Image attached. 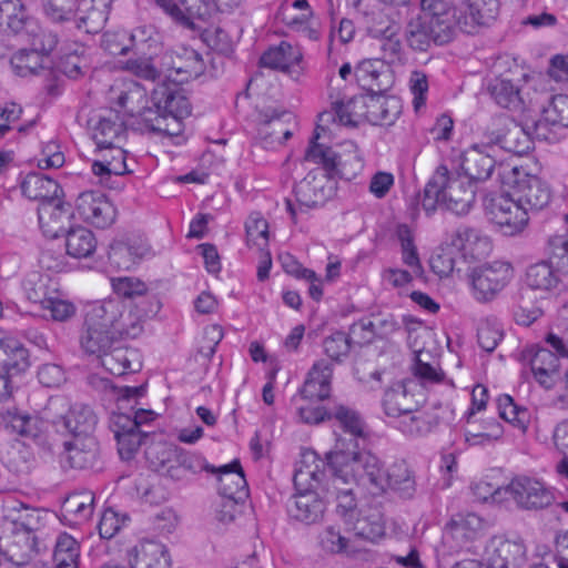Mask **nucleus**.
Segmentation results:
<instances>
[{"mask_svg":"<svg viewBox=\"0 0 568 568\" xmlns=\"http://www.w3.org/2000/svg\"><path fill=\"white\" fill-rule=\"evenodd\" d=\"M34 20L21 0H0V33L21 36L33 33Z\"/></svg>","mask_w":568,"mask_h":568,"instance_id":"obj_21","label":"nucleus"},{"mask_svg":"<svg viewBox=\"0 0 568 568\" xmlns=\"http://www.w3.org/2000/svg\"><path fill=\"white\" fill-rule=\"evenodd\" d=\"M318 129L323 130L321 125L316 126L305 152V161L321 164L328 180L339 178L351 181L362 169L361 160L356 154H349L343 159L333 148L318 143Z\"/></svg>","mask_w":568,"mask_h":568,"instance_id":"obj_9","label":"nucleus"},{"mask_svg":"<svg viewBox=\"0 0 568 568\" xmlns=\"http://www.w3.org/2000/svg\"><path fill=\"white\" fill-rule=\"evenodd\" d=\"M88 382L97 389L106 390L110 388L115 392L118 394L119 408H124L123 404H130L131 402L136 404L138 398L145 394L144 385L115 387L110 379L98 375H90Z\"/></svg>","mask_w":568,"mask_h":568,"instance_id":"obj_52","label":"nucleus"},{"mask_svg":"<svg viewBox=\"0 0 568 568\" xmlns=\"http://www.w3.org/2000/svg\"><path fill=\"white\" fill-rule=\"evenodd\" d=\"M180 60L182 63L174 65L173 69L175 70L176 74H185L181 81L199 78L205 70L202 55L191 48L183 49Z\"/></svg>","mask_w":568,"mask_h":568,"instance_id":"obj_61","label":"nucleus"},{"mask_svg":"<svg viewBox=\"0 0 568 568\" xmlns=\"http://www.w3.org/2000/svg\"><path fill=\"white\" fill-rule=\"evenodd\" d=\"M10 64L16 74L20 77L38 75L50 69V60L33 49H21L10 59Z\"/></svg>","mask_w":568,"mask_h":568,"instance_id":"obj_44","label":"nucleus"},{"mask_svg":"<svg viewBox=\"0 0 568 568\" xmlns=\"http://www.w3.org/2000/svg\"><path fill=\"white\" fill-rule=\"evenodd\" d=\"M529 364L536 381L545 388H551L559 377L560 359L552 351L538 347L529 352Z\"/></svg>","mask_w":568,"mask_h":568,"instance_id":"obj_30","label":"nucleus"},{"mask_svg":"<svg viewBox=\"0 0 568 568\" xmlns=\"http://www.w3.org/2000/svg\"><path fill=\"white\" fill-rule=\"evenodd\" d=\"M462 239L459 231H456L450 243L440 247V252L433 255L429 260L432 271L439 277L448 276L455 266V253L462 252V245L458 242Z\"/></svg>","mask_w":568,"mask_h":568,"instance_id":"obj_50","label":"nucleus"},{"mask_svg":"<svg viewBox=\"0 0 568 568\" xmlns=\"http://www.w3.org/2000/svg\"><path fill=\"white\" fill-rule=\"evenodd\" d=\"M153 110H146L143 113V122L146 128L156 133H163L170 136H176L183 131L182 120L185 116H153Z\"/></svg>","mask_w":568,"mask_h":568,"instance_id":"obj_57","label":"nucleus"},{"mask_svg":"<svg viewBox=\"0 0 568 568\" xmlns=\"http://www.w3.org/2000/svg\"><path fill=\"white\" fill-rule=\"evenodd\" d=\"M80 216L99 229L110 226L115 219V209L108 197L99 191H87L77 199Z\"/></svg>","mask_w":568,"mask_h":568,"instance_id":"obj_17","label":"nucleus"},{"mask_svg":"<svg viewBox=\"0 0 568 568\" xmlns=\"http://www.w3.org/2000/svg\"><path fill=\"white\" fill-rule=\"evenodd\" d=\"M499 416L506 422L525 433L529 424V412L523 406H518L511 396L503 394L497 399Z\"/></svg>","mask_w":568,"mask_h":568,"instance_id":"obj_53","label":"nucleus"},{"mask_svg":"<svg viewBox=\"0 0 568 568\" xmlns=\"http://www.w3.org/2000/svg\"><path fill=\"white\" fill-rule=\"evenodd\" d=\"M325 354L335 362H339L341 357L347 356L352 347V338L344 332H335L327 336L324 342Z\"/></svg>","mask_w":568,"mask_h":568,"instance_id":"obj_63","label":"nucleus"},{"mask_svg":"<svg viewBox=\"0 0 568 568\" xmlns=\"http://www.w3.org/2000/svg\"><path fill=\"white\" fill-rule=\"evenodd\" d=\"M242 0H214L213 3L205 0H182V24L191 29H201L195 20L206 21L214 8L223 11L237 7Z\"/></svg>","mask_w":568,"mask_h":568,"instance_id":"obj_34","label":"nucleus"},{"mask_svg":"<svg viewBox=\"0 0 568 568\" xmlns=\"http://www.w3.org/2000/svg\"><path fill=\"white\" fill-rule=\"evenodd\" d=\"M486 531V520L475 513H468L464 517V552L467 551L473 556H479L483 544L477 542L485 537Z\"/></svg>","mask_w":568,"mask_h":568,"instance_id":"obj_47","label":"nucleus"},{"mask_svg":"<svg viewBox=\"0 0 568 568\" xmlns=\"http://www.w3.org/2000/svg\"><path fill=\"white\" fill-rule=\"evenodd\" d=\"M286 118L291 119V113L286 110L273 106L257 110L258 136L265 148H273L275 144L282 145L281 129Z\"/></svg>","mask_w":568,"mask_h":568,"instance_id":"obj_28","label":"nucleus"},{"mask_svg":"<svg viewBox=\"0 0 568 568\" xmlns=\"http://www.w3.org/2000/svg\"><path fill=\"white\" fill-rule=\"evenodd\" d=\"M122 315V303L118 300L97 302L88 310L84 322L114 334L116 321Z\"/></svg>","mask_w":568,"mask_h":568,"instance_id":"obj_39","label":"nucleus"},{"mask_svg":"<svg viewBox=\"0 0 568 568\" xmlns=\"http://www.w3.org/2000/svg\"><path fill=\"white\" fill-rule=\"evenodd\" d=\"M114 344H118L114 334L83 322L80 333V347L87 355L99 358Z\"/></svg>","mask_w":568,"mask_h":568,"instance_id":"obj_40","label":"nucleus"},{"mask_svg":"<svg viewBox=\"0 0 568 568\" xmlns=\"http://www.w3.org/2000/svg\"><path fill=\"white\" fill-rule=\"evenodd\" d=\"M80 548L78 541L67 532L61 534L53 552L55 568H79Z\"/></svg>","mask_w":568,"mask_h":568,"instance_id":"obj_51","label":"nucleus"},{"mask_svg":"<svg viewBox=\"0 0 568 568\" xmlns=\"http://www.w3.org/2000/svg\"><path fill=\"white\" fill-rule=\"evenodd\" d=\"M303 55L298 48L282 41L278 45L265 51L260 59V63L262 67L288 73L295 65L300 64Z\"/></svg>","mask_w":568,"mask_h":568,"instance_id":"obj_38","label":"nucleus"},{"mask_svg":"<svg viewBox=\"0 0 568 568\" xmlns=\"http://www.w3.org/2000/svg\"><path fill=\"white\" fill-rule=\"evenodd\" d=\"M483 558H464V568H521L527 560V548L520 537L494 536L484 547Z\"/></svg>","mask_w":568,"mask_h":568,"instance_id":"obj_8","label":"nucleus"},{"mask_svg":"<svg viewBox=\"0 0 568 568\" xmlns=\"http://www.w3.org/2000/svg\"><path fill=\"white\" fill-rule=\"evenodd\" d=\"M318 174V170H312L303 180L296 183L294 193L300 206L307 209L317 207L331 197L333 193L332 187L326 189L323 184V179H320Z\"/></svg>","mask_w":568,"mask_h":568,"instance_id":"obj_27","label":"nucleus"},{"mask_svg":"<svg viewBox=\"0 0 568 568\" xmlns=\"http://www.w3.org/2000/svg\"><path fill=\"white\" fill-rule=\"evenodd\" d=\"M153 116H187L191 114V104L176 84L162 83L152 92Z\"/></svg>","mask_w":568,"mask_h":568,"instance_id":"obj_18","label":"nucleus"},{"mask_svg":"<svg viewBox=\"0 0 568 568\" xmlns=\"http://www.w3.org/2000/svg\"><path fill=\"white\" fill-rule=\"evenodd\" d=\"M148 314L144 310H140L136 306V311H129L124 313V306L122 305V315L119 321H116V327L114 331V336L116 342L122 337L135 338L143 331V317Z\"/></svg>","mask_w":568,"mask_h":568,"instance_id":"obj_56","label":"nucleus"},{"mask_svg":"<svg viewBox=\"0 0 568 568\" xmlns=\"http://www.w3.org/2000/svg\"><path fill=\"white\" fill-rule=\"evenodd\" d=\"M547 262L557 272L568 274V235H554L547 241Z\"/></svg>","mask_w":568,"mask_h":568,"instance_id":"obj_58","label":"nucleus"},{"mask_svg":"<svg viewBox=\"0 0 568 568\" xmlns=\"http://www.w3.org/2000/svg\"><path fill=\"white\" fill-rule=\"evenodd\" d=\"M178 449V446L160 440L146 444L144 454L150 466L161 473L170 463L175 462Z\"/></svg>","mask_w":568,"mask_h":568,"instance_id":"obj_55","label":"nucleus"},{"mask_svg":"<svg viewBox=\"0 0 568 568\" xmlns=\"http://www.w3.org/2000/svg\"><path fill=\"white\" fill-rule=\"evenodd\" d=\"M333 377V364L326 359L317 361L310 369L300 389L303 399L321 402L329 397Z\"/></svg>","mask_w":568,"mask_h":568,"instance_id":"obj_22","label":"nucleus"},{"mask_svg":"<svg viewBox=\"0 0 568 568\" xmlns=\"http://www.w3.org/2000/svg\"><path fill=\"white\" fill-rule=\"evenodd\" d=\"M88 125L92 131V138L97 144V150L110 148L116 144L125 133V128L118 116H99L98 119L91 118Z\"/></svg>","mask_w":568,"mask_h":568,"instance_id":"obj_37","label":"nucleus"},{"mask_svg":"<svg viewBox=\"0 0 568 568\" xmlns=\"http://www.w3.org/2000/svg\"><path fill=\"white\" fill-rule=\"evenodd\" d=\"M63 447L62 462L71 468L91 469L99 463L100 447L95 437L64 442Z\"/></svg>","mask_w":568,"mask_h":568,"instance_id":"obj_24","label":"nucleus"},{"mask_svg":"<svg viewBox=\"0 0 568 568\" xmlns=\"http://www.w3.org/2000/svg\"><path fill=\"white\" fill-rule=\"evenodd\" d=\"M363 97H353L348 99L346 102L343 100L335 101L333 103V113L332 112H323L320 114V121H328L331 118L334 121H338L342 125L347 126H356L357 122L354 120V115H356L355 108L357 103H362Z\"/></svg>","mask_w":568,"mask_h":568,"instance_id":"obj_59","label":"nucleus"},{"mask_svg":"<svg viewBox=\"0 0 568 568\" xmlns=\"http://www.w3.org/2000/svg\"><path fill=\"white\" fill-rule=\"evenodd\" d=\"M493 243L480 230L467 227L464 232V261L479 262L489 256Z\"/></svg>","mask_w":568,"mask_h":568,"instance_id":"obj_45","label":"nucleus"},{"mask_svg":"<svg viewBox=\"0 0 568 568\" xmlns=\"http://www.w3.org/2000/svg\"><path fill=\"white\" fill-rule=\"evenodd\" d=\"M328 465H333L338 471L354 475L355 483L369 486L373 494L385 491L387 469L384 468L382 460L369 452L353 449L346 454L338 453L332 456Z\"/></svg>","mask_w":568,"mask_h":568,"instance_id":"obj_5","label":"nucleus"},{"mask_svg":"<svg viewBox=\"0 0 568 568\" xmlns=\"http://www.w3.org/2000/svg\"><path fill=\"white\" fill-rule=\"evenodd\" d=\"M17 527L9 517L0 520V550L13 565L23 566L40 551L39 536Z\"/></svg>","mask_w":568,"mask_h":568,"instance_id":"obj_12","label":"nucleus"},{"mask_svg":"<svg viewBox=\"0 0 568 568\" xmlns=\"http://www.w3.org/2000/svg\"><path fill=\"white\" fill-rule=\"evenodd\" d=\"M477 343L487 353L495 351L504 334L496 318L485 317L476 323Z\"/></svg>","mask_w":568,"mask_h":568,"instance_id":"obj_54","label":"nucleus"},{"mask_svg":"<svg viewBox=\"0 0 568 568\" xmlns=\"http://www.w3.org/2000/svg\"><path fill=\"white\" fill-rule=\"evenodd\" d=\"M21 191L28 199L40 203L57 201L63 194L55 180L39 172H31L26 175L21 183Z\"/></svg>","mask_w":568,"mask_h":568,"instance_id":"obj_32","label":"nucleus"},{"mask_svg":"<svg viewBox=\"0 0 568 568\" xmlns=\"http://www.w3.org/2000/svg\"><path fill=\"white\" fill-rule=\"evenodd\" d=\"M409 381H400L393 384L385 390L383 406L385 414L397 419L403 415L415 410L418 403L414 399V395L408 390Z\"/></svg>","mask_w":568,"mask_h":568,"instance_id":"obj_33","label":"nucleus"},{"mask_svg":"<svg viewBox=\"0 0 568 568\" xmlns=\"http://www.w3.org/2000/svg\"><path fill=\"white\" fill-rule=\"evenodd\" d=\"M462 161L452 160V169L447 164H440L429 181L426 183L422 205L427 215H432L439 206L459 215V201L450 194L452 183L460 176Z\"/></svg>","mask_w":568,"mask_h":568,"instance_id":"obj_7","label":"nucleus"},{"mask_svg":"<svg viewBox=\"0 0 568 568\" xmlns=\"http://www.w3.org/2000/svg\"><path fill=\"white\" fill-rule=\"evenodd\" d=\"M0 419L6 430L11 434L31 439L44 450H52V440L48 428L51 423L44 418V407L40 415H30L12 407L0 413Z\"/></svg>","mask_w":568,"mask_h":568,"instance_id":"obj_10","label":"nucleus"},{"mask_svg":"<svg viewBox=\"0 0 568 568\" xmlns=\"http://www.w3.org/2000/svg\"><path fill=\"white\" fill-rule=\"evenodd\" d=\"M365 116L374 125H393L402 113V101L384 93L362 95Z\"/></svg>","mask_w":568,"mask_h":568,"instance_id":"obj_20","label":"nucleus"},{"mask_svg":"<svg viewBox=\"0 0 568 568\" xmlns=\"http://www.w3.org/2000/svg\"><path fill=\"white\" fill-rule=\"evenodd\" d=\"M478 193L481 196L485 213L495 224L505 222V214L509 210L516 209L518 204L515 196H511V192L509 194L486 193L483 189V192Z\"/></svg>","mask_w":568,"mask_h":568,"instance_id":"obj_48","label":"nucleus"},{"mask_svg":"<svg viewBox=\"0 0 568 568\" xmlns=\"http://www.w3.org/2000/svg\"><path fill=\"white\" fill-rule=\"evenodd\" d=\"M385 479V490L392 489L402 498L409 499L416 491L413 474L404 462L395 463L387 468Z\"/></svg>","mask_w":568,"mask_h":568,"instance_id":"obj_43","label":"nucleus"},{"mask_svg":"<svg viewBox=\"0 0 568 568\" xmlns=\"http://www.w3.org/2000/svg\"><path fill=\"white\" fill-rule=\"evenodd\" d=\"M102 366L112 375L122 376L140 371L142 363L140 354L134 348L114 344L100 357Z\"/></svg>","mask_w":568,"mask_h":568,"instance_id":"obj_29","label":"nucleus"},{"mask_svg":"<svg viewBox=\"0 0 568 568\" xmlns=\"http://www.w3.org/2000/svg\"><path fill=\"white\" fill-rule=\"evenodd\" d=\"M412 372L423 385L439 383L444 377L437 361L427 349L415 352Z\"/></svg>","mask_w":568,"mask_h":568,"instance_id":"obj_46","label":"nucleus"},{"mask_svg":"<svg viewBox=\"0 0 568 568\" xmlns=\"http://www.w3.org/2000/svg\"><path fill=\"white\" fill-rule=\"evenodd\" d=\"M438 424L437 418L427 412L416 408L409 414L403 415L396 420V427L405 435L412 438L424 437L428 435Z\"/></svg>","mask_w":568,"mask_h":568,"instance_id":"obj_41","label":"nucleus"},{"mask_svg":"<svg viewBox=\"0 0 568 568\" xmlns=\"http://www.w3.org/2000/svg\"><path fill=\"white\" fill-rule=\"evenodd\" d=\"M355 78L366 95L385 93L392 85V75L378 60L362 61L355 69Z\"/></svg>","mask_w":568,"mask_h":568,"instance_id":"obj_25","label":"nucleus"},{"mask_svg":"<svg viewBox=\"0 0 568 568\" xmlns=\"http://www.w3.org/2000/svg\"><path fill=\"white\" fill-rule=\"evenodd\" d=\"M326 477V462L314 450L304 452L293 477L296 493L286 504L292 519L304 525H314L323 519L327 500L322 487Z\"/></svg>","mask_w":568,"mask_h":568,"instance_id":"obj_1","label":"nucleus"},{"mask_svg":"<svg viewBox=\"0 0 568 568\" xmlns=\"http://www.w3.org/2000/svg\"><path fill=\"white\" fill-rule=\"evenodd\" d=\"M420 7L405 27V41L412 50L426 52L432 44L448 43L457 36L459 17L454 0H420Z\"/></svg>","mask_w":568,"mask_h":568,"instance_id":"obj_2","label":"nucleus"},{"mask_svg":"<svg viewBox=\"0 0 568 568\" xmlns=\"http://www.w3.org/2000/svg\"><path fill=\"white\" fill-rule=\"evenodd\" d=\"M525 282L529 288L540 293H559L562 286L557 270L546 260L527 267Z\"/></svg>","mask_w":568,"mask_h":568,"instance_id":"obj_35","label":"nucleus"},{"mask_svg":"<svg viewBox=\"0 0 568 568\" xmlns=\"http://www.w3.org/2000/svg\"><path fill=\"white\" fill-rule=\"evenodd\" d=\"M332 419H335L342 433H335L336 443L333 450L326 454V459L332 460L333 455L346 454L353 449H359V440L365 442L367 434L365 422L355 409L337 405L333 408Z\"/></svg>","mask_w":568,"mask_h":568,"instance_id":"obj_14","label":"nucleus"},{"mask_svg":"<svg viewBox=\"0 0 568 568\" xmlns=\"http://www.w3.org/2000/svg\"><path fill=\"white\" fill-rule=\"evenodd\" d=\"M508 495L518 507L526 510H540L555 501L554 491L537 479L517 477L508 484Z\"/></svg>","mask_w":568,"mask_h":568,"instance_id":"obj_16","label":"nucleus"},{"mask_svg":"<svg viewBox=\"0 0 568 568\" xmlns=\"http://www.w3.org/2000/svg\"><path fill=\"white\" fill-rule=\"evenodd\" d=\"M71 217V205L58 199L53 202L40 203L38 219L43 234L51 239L62 236L68 229Z\"/></svg>","mask_w":568,"mask_h":568,"instance_id":"obj_19","label":"nucleus"},{"mask_svg":"<svg viewBox=\"0 0 568 568\" xmlns=\"http://www.w3.org/2000/svg\"><path fill=\"white\" fill-rule=\"evenodd\" d=\"M488 145L479 148L473 145L464 151V176L468 182L464 184V203L468 209L473 206L478 192H483V183L490 176L495 160L487 152Z\"/></svg>","mask_w":568,"mask_h":568,"instance_id":"obj_13","label":"nucleus"},{"mask_svg":"<svg viewBox=\"0 0 568 568\" xmlns=\"http://www.w3.org/2000/svg\"><path fill=\"white\" fill-rule=\"evenodd\" d=\"M468 18L475 26H486L493 21L499 9L498 0H467Z\"/></svg>","mask_w":568,"mask_h":568,"instance_id":"obj_60","label":"nucleus"},{"mask_svg":"<svg viewBox=\"0 0 568 568\" xmlns=\"http://www.w3.org/2000/svg\"><path fill=\"white\" fill-rule=\"evenodd\" d=\"M470 296L480 304L495 301L514 278L509 262L493 261L468 267L466 273Z\"/></svg>","mask_w":568,"mask_h":568,"instance_id":"obj_4","label":"nucleus"},{"mask_svg":"<svg viewBox=\"0 0 568 568\" xmlns=\"http://www.w3.org/2000/svg\"><path fill=\"white\" fill-rule=\"evenodd\" d=\"M511 174V196L528 214L542 211L549 205L552 191L545 180L523 168H514Z\"/></svg>","mask_w":568,"mask_h":568,"instance_id":"obj_11","label":"nucleus"},{"mask_svg":"<svg viewBox=\"0 0 568 568\" xmlns=\"http://www.w3.org/2000/svg\"><path fill=\"white\" fill-rule=\"evenodd\" d=\"M145 102V90L135 82H130L125 85L116 98V104L119 108L124 110L131 116L140 115L142 119L143 113L146 110H153V108H146L144 105Z\"/></svg>","mask_w":568,"mask_h":568,"instance_id":"obj_49","label":"nucleus"},{"mask_svg":"<svg viewBox=\"0 0 568 568\" xmlns=\"http://www.w3.org/2000/svg\"><path fill=\"white\" fill-rule=\"evenodd\" d=\"M44 418L57 432L67 433L73 439L94 437L98 425V416L94 410L83 404L71 405L68 397L62 395L51 396L44 406Z\"/></svg>","mask_w":568,"mask_h":568,"instance_id":"obj_3","label":"nucleus"},{"mask_svg":"<svg viewBox=\"0 0 568 568\" xmlns=\"http://www.w3.org/2000/svg\"><path fill=\"white\" fill-rule=\"evenodd\" d=\"M62 236H65L67 253L74 258L89 257L95 251V236L84 226L70 227Z\"/></svg>","mask_w":568,"mask_h":568,"instance_id":"obj_42","label":"nucleus"},{"mask_svg":"<svg viewBox=\"0 0 568 568\" xmlns=\"http://www.w3.org/2000/svg\"><path fill=\"white\" fill-rule=\"evenodd\" d=\"M154 418L151 410L139 409L131 416L126 413L113 412L109 418V427L114 434L118 452L122 460H131L135 457L140 447L146 445L150 433L142 426Z\"/></svg>","mask_w":568,"mask_h":568,"instance_id":"obj_6","label":"nucleus"},{"mask_svg":"<svg viewBox=\"0 0 568 568\" xmlns=\"http://www.w3.org/2000/svg\"><path fill=\"white\" fill-rule=\"evenodd\" d=\"M219 493L223 498L243 500L248 495L247 483L239 460L215 468Z\"/></svg>","mask_w":568,"mask_h":568,"instance_id":"obj_26","label":"nucleus"},{"mask_svg":"<svg viewBox=\"0 0 568 568\" xmlns=\"http://www.w3.org/2000/svg\"><path fill=\"white\" fill-rule=\"evenodd\" d=\"M486 91L499 106L515 112L524 110L520 89L510 80L495 77L487 81Z\"/></svg>","mask_w":568,"mask_h":568,"instance_id":"obj_36","label":"nucleus"},{"mask_svg":"<svg viewBox=\"0 0 568 568\" xmlns=\"http://www.w3.org/2000/svg\"><path fill=\"white\" fill-rule=\"evenodd\" d=\"M131 568H171L166 547L155 540H141L128 552Z\"/></svg>","mask_w":568,"mask_h":568,"instance_id":"obj_23","label":"nucleus"},{"mask_svg":"<svg viewBox=\"0 0 568 568\" xmlns=\"http://www.w3.org/2000/svg\"><path fill=\"white\" fill-rule=\"evenodd\" d=\"M324 460L326 462L327 477L323 483L322 493L325 494L327 501L331 497L335 499L336 510L339 515H352L357 506L354 491L357 484L354 475L348 476L344 471H338L336 467L328 465L327 459Z\"/></svg>","mask_w":568,"mask_h":568,"instance_id":"obj_15","label":"nucleus"},{"mask_svg":"<svg viewBox=\"0 0 568 568\" xmlns=\"http://www.w3.org/2000/svg\"><path fill=\"white\" fill-rule=\"evenodd\" d=\"M544 115L550 124L568 128V95L552 97L549 106L544 110Z\"/></svg>","mask_w":568,"mask_h":568,"instance_id":"obj_64","label":"nucleus"},{"mask_svg":"<svg viewBox=\"0 0 568 568\" xmlns=\"http://www.w3.org/2000/svg\"><path fill=\"white\" fill-rule=\"evenodd\" d=\"M94 496L91 493L74 494L63 503V510L77 520L88 519L93 513Z\"/></svg>","mask_w":568,"mask_h":568,"instance_id":"obj_62","label":"nucleus"},{"mask_svg":"<svg viewBox=\"0 0 568 568\" xmlns=\"http://www.w3.org/2000/svg\"><path fill=\"white\" fill-rule=\"evenodd\" d=\"M30 366L28 349L20 341L11 336L0 338V371L11 377Z\"/></svg>","mask_w":568,"mask_h":568,"instance_id":"obj_31","label":"nucleus"}]
</instances>
